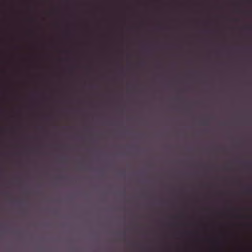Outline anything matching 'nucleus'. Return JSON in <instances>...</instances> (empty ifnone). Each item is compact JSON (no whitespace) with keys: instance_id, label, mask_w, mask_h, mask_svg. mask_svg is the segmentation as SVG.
<instances>
[{"instance_id":"7ed1b4c3","label":"nucleus","mask_w":252,"mask_h":252,"mask_svg":"<svg viewBox=\"0 0 252 252\" xmlns=\"http://www.w3.org/2000/svg\"><path fill=\"white\" fill-rule=\"evenodd\" d=\"M203 125H207V123L206 122H203Z\"/></svg>"},{"instance_id":"f257e3e1","label":"nucleus","mask_w":252,"mask_h":252,"mask_svg":"<svg viewBox=\"0 0 252 252\" xmlns=\"http://www.w3.org/2000/svg\"><path fill=\"white\" fill-rule=\"evenodd\" d=\"M246 192L248 194H252V188L251 187H248L246 190Z\"/></svg>"},{"instance_id":"f03ea898","label":"nucleus","mask_w":252,"mask_h":252,"mask_svg":"<svg viewBox=\"0 0 252 252\" xmlns=\"http://www.w3.org/2000/svg\"><path fill=\"white\" fill-rule=\"evenodd\" d=\"M219 250H220V249H217L216 248H214L213 249V251H214V252L219 251Z\"/></svg>"}]
</instances>
